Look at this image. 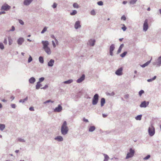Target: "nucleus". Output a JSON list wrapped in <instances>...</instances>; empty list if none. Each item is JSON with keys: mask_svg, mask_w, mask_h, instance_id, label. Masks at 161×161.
Here are the masks:
<instances>
[{"mask_svg": "<svg viewBox=\"0 0 161 161\" xmlns=\"http://www.w3.org/2000/svg\"><path fill=\"white\" fill-rule=\"evenodd\" d=\"M99 98V95L97 94H96L92 98V103L93 105H95L98 103Z\"/></svg>", "mask_w": 161, "mask_h": 161, "instance_id": "4", "label": "nucleus"}, {"mask_svg": "<svg viewBox=\"0 0 161 161\" xmlns=\"http://www.w3.org/2000/svg\"><path fill=\"white\" fill-rule=\"evenodd\" d=\"M97 3L99 5H103V3L101 1L98 2Z\"/></svg>", "mask_w": 161, "mask_h": 161, "instance_id": "47", "label": "nucleus"}, {"mask_svg": "<svg viewBox=\"0 0 161 161\" xmlns=\"http://www.w3.org/2000/svg\"><path fill=\"white\" fill-rule=\"evenodd\" d=\"M54 139L58 142H62L63 140V138L62 136H58L55 137Z\"/></svg>", "mask_w": 161, "mask_h": 161, "instance_id": "16", "label": "nucleus"}, {"mask_svg": "<svg viewBox=\"0 0 161 161\" xmlns=\"http://www.w3.org/2000/svg\"><path fill=\"white\" fill-rule=\"evenodd\" d=\"M149 104V102H146L144 101L141 103L140 106L141 108H146L148 105Z\"/></svg>", "mask_w": 161, "mask_h": 161, "instance_id": "8", "label": "nucleus"}, {"mask_svg": "<svg viewBox=\"0 0 161 161\" xmlns=\"http://www.w3.org/2000/svg\"><path fill=\"white\" fill-rule=\"evenodd\" d=\"M102 115H103V118H105V117H106L107 116V115L106 114H103Z\"/></svg>", "mask_w": 161, "mask_h": 161, "instance_id": "58", "label": "nucleus"}, {"mask_svg": "<svg viewBox=\"0 0 161 161\" xmlns=\"http://www.w3.org/2000/svg\"><path fill=\"white\" fill-rule=\"evenodd\" d=\"M52 44L53 47H55L56 46L59 45L58 41H52Z\"/></svg>", "mask_w": 161, "mask_h": 161, "instance_id": "21", "label": "nucleus"}, {"mask_svg": "<svg viewBox=\"0 0 161 161\" xmlns=\"http://www.w3.org/2000/svg\"><path fill=\"white\" fill-rule=\"evenodd\" d=\"M32 60V58L31 55H29V57L28 59V63H30Z\"/></svg>", "mask_w": 161, "mask_h": 161, "instance_id": "38", "label": "nucleus"}, {"mask_svg": "<svg viewBox=\"0 0 161 161\" xmlns=\"http://www.w3.org/2000/svg\"><path fill=\"white\" fill-rule=\"evenodd\" d=\"M42 43L43 45V49L45 51L48 55L51 54V51L48 45L49 43L48 41H42Z\"/></svg>", "mask_w": 161, "mask_h": 161, "instance_id": "1", "label": "nucleus"}, {"mask_svg": "<svg viewBox=\"0 0 161 161\" xmlns=\"http://www.w3.org/2000/svg\"><path fill=\"white\" fill-rule=\"evenodd\" d=\"M129 95L128 94H127L124 97L125 99H127L129 98Z\"/></svg>", "mask_w": 161, "mask_h": 161, "instance_id": "54", "label": "nucleus"}, {"mask_svg": "<svg viewBox=\"0 0 161 161\" xmlns=\"http://www.w3.org/2000/svg\"><path fill=\"white\" fill-rule=\"evenodd\" d=\"M68 128L67 126V123L66 121H64L62 125L61 131V133L64 135H66L68 132Z\"/></svg>", "mask_w": 161, "mask_h": 161, "instance_id": "2", "label": "nucleus"}, {"mask_svg": "<svg viewBox=\"0 0 161 161\" xmlns=\"http://www.w3.org/2000/svg\"><path fill=\"white\" fill-rule=\"evenodd\" d=\"M123 68L120 67L115 72V74L117 75H121L122 74Z\"/></svg>", "mask_w": 161, "mask_h": 161, "instance_id": "10", "label": "nucleus"}, {"mask_svg": "<svg viewBox=\"0 0 161 161\" xmlns=\"http://www.w3.org/2000/svg\"><path fill=\"white\" fill-rule=\"evenodd\" d=\"M36 81L35 78L33 77H31L29 80V82L31 84L34 83Z\"/></svg>", "mask_w": 161, "mask_h": 161, "instance_id": "18", "label": "nucleus"}, {"mask_svg": "<svg viewBox=\"0 0 161 161\" xmlns=\"http://www.w3.org/2000/svg\"><path fill=\"white\" fill-rule=\"evenodd\" d=\"M28 100V97H27L23 99H20L19 100V103H24L25 101Z\"/></svg>", "mask_w": 161, "mask_h": 161, "instance_id": "30", "label": "nucleus"}, {"mask_svg": "<svg viewBox=\"0 0 161 161\" xmlns=\"http://www.w3.org/2000/svg\"><path fill=\"white\" fill-rule=\"evenodd\" d=\"M83 121L86 122H88V120L87 119H86L85 118H84L83 119Z\"/></svg>", "mask_w": 161, "mask_h": 161, "instance_id": "55", "label": "nucleus"}, {"mask_svg": "<svg viewBox=\"0 0 161 161\" xmlns=\"http://www.w3.org/2000/svg\"><path fill=\"white\" fill-rule=\"evenodd\" d=\"M73 80H72V79H70V80H67V81H64V84H70L71 83H72V82H73Z\"/></svg>", "mask_w": 161, "mask_h": 161, "instance_id": "29", "label": "nucleus"}, {"mask_svg": "<svg viewBox=\"0 0 161 161\" xmlns=\"http://www.w3.org/2000/svg\"><path fill=\"white\" fill-rule=\"evenodd\" d=\"M122 25L123 26L122 27L121 29L123 30L124 31H125L127 29L126 27L124 24Z\"/></svg>", "mask_w": 161, "mask_h": 161, "instance_id": "39", "label": "nucleus"}, {"mask_svg": "<svg viewBox=\"0 0 161 161\" xmlns=\"http://www.w3.org/2000/svg\"><path fill=\"white\" fill-rule=\"evenodd\" d=\"M148 132L150 136H151L154 135L155 133V130L153 126H151L149 127Z\"/></svg>", "mask_w": 161, "mask_h": 161, "instance_id": "5", "label": "nucleus"}, {"mask_svg": "<svg viewBox=\"0 0 161 161\" xmlns=\"http://www.w3.org/2000/svg\"><path fill=\"white\" fill-rule=\"evenodd\" d=\"M142 115H139L135 117L136 120H140L142 119Z\"/></svg>", "mask_w": 161, "mask_h": 161, "instance_id": "28", "label": "nucleus"}, {"mask_svg": "<svg viewBox=\"0 0 161 161\" xmlns=\"http://www.w3.org/2000/svg\"><path fill=\"white\" fill-rule=\"evenodd\" d=\"M62 106L60 104H59L57 107L54 109L53 111L55 112H60L62 111Z\"/></svg>", "mask_w": 161, "mask_h": 161, "instance_id": "9", "label": "nucleus"}, {"mask_svg": "<svg viewBox=\"0 0 161 161\" xmlns=\"http://www.w3.org/2000/svg\"><path fill=\"white\" fill-rule=\"evenodd\" d=\"M85 75L84 74H83L80 78L77 80L76 81L78 83H80L84 80H85Z\"/></svg>", "mask_w": 161, "mask_h": 161, "instance_id": "13", "label": "nucleus"}, {"mask_svg": "<svg viewBox=\"0 0 161 161\" xmlns=\"http://www.w3.org/2000/svg\"><path fill=\"white\" fill-rule=\"evenodd\" d=\"M121 50H122V48H120L119 47L118 49V51H117V54H119V53H120L121 51Z\"/></svg>", "mask_w": 161, "mask_h": 161, "instance_id": "52", "label": "nucleus"}, {"mask_svg": "<svg viewBox=\"0 0 161 161\" xmlns=\"http://www.w3.org/2000/svg\"><path fill=\"white\" fill-rule=\"evenodd\" d=\"M106 94L107 95H109L110 96H114L115 95V93L114 92H113L111 93H107Z\"/></svg>", "mask_w": 161, "mask_h": 161, "instance_id": "33", "label": "nucleus"}, {"mask_svg": "<svg viewBox=\"0 0 161 161\" xmlns=\"http://www.w3.org/2000/svg\"><path fill=\"white\" fill-rule=\"evenodd\" d=\"M156 76H155L152 78L148 79L147 80V81L148 82H151V81H153V80H155L156 79Z\"/></svg>", "mask_w": 161, "mask_h": 161, "instance_id": "32", "label": "nucleus"}, {"mask_svg": "<svg viewBox=\"0 0 161 161\" xmlns=\"http://www.w3.org/2000/svg\"><path fill=\"white\" fill-rule=\"evenodd\" d=\"M91 14L93 15H95L96 13L94 10H93L91 11Z\"/></svg>", "mask_w": 161, "mask_h": 161, "instance_id": "46", "label": "nucleus"}, {"mask_svg": "<svg viewBox=\"0 0 161 161\" xmlns=\"http://www.w3.org/2000/svg\"><path fill=\"white\" fill-rule=\"evenodd\" d=\"M153 65H156L157 66L159 67L161 65V56L159 57L156 61L153 63Z\"/></svg>", "mask_w": 161, "mask_h": 161, "instance_id": "6", "label": "nucleus"}, {"mask_svg": "<svg viewBox=\"0 0 161 161\" xmlns=\"http://www.w3.org/2000/svg\"><path fill=\"white\" fill-rule=\"evenodd\" d=\"M18 141L21 142H25V141L24 139L21 138H18L17 139Z\"/></svg>", "mask_w": 161, "mask_h": 161, "instance_id": "31", "label": "nucleus"}, {"mask_svg": "<svg viewBox=\"0 0 161 161\" xmlns=\"http://www.w3.org/2000/svg\"><path fill=\"white\" fill-rule=\"evenodd\" d=\"M29 110L31 111H34V108L33 107H31L29 108Z\"/></svg>", "mask_w": 161, "mask_h": 161, "instance_id": "57", "label": "nucleus"}, {"mask_svg": "<svg viewBox=\"0 0 161 161\" xmlns=\"http://www.w3.org/2000/svg\"><path fill=\"white\" fill-rule=\"evenodd\" d=\"M39 62L43 64L44 63V59L43 57L42 56H40L39 58Z\"/></svg>", "mask_w": 161, "mask_h": 161, "instance_id": "27", "label": "nucleus"}, {"mask_svg": "<svg viewBox=\"0 0 161 161\" xmlns=\"http://www.w3.org/2000/svg\"><path fill=\"white\" fill-rule=\"evenodd\" d=\"M135 151L132 148H130L129 149V152H128L126 155L125 158L126 159H128L132 157L134 154Z\"/></svg>", "mask_w": 161, "mask_h": 161, "instance_id": "3", "label": "nucleus"}, {"mask_svg": "<svg viewBox=\"0 0 161 161\" xmlns=\"http://www.w3.org/2000/svg\"><path fill=\"white\" fill-rule=\"evenodd\" d=\"M47 30V27H45L43 29V30H42V31L41 32L42 33H43L44 32H45Z\"/></svg>", "mask_w": 161, "mask_h": 161, "instance_id": "45", "label": "nucleus"}, {"mask_svg": "<svg viewBox=\"0 0 161 161\" xmlns=\"http://www.w3.org/2000/svg\"><path fill=\"white\" fill-rule=\"evenodd\" d=\"M50 102L53 103L54 102L53 101H52L51 100L49 99L44 102H43V103L44 104H45L47 103H48Z\"/></svg>", "mask_w": 161, "mask_h": 161, "instance_id": "36", "label": "nucleus"}, {"mask_svg": "<svg viewBox=\"0 0 161 161\" xmlns=\"http://www.w3.org/2000/svg\"><path fill=\"white\" fill-rule=\"evenodd\" d=\"M115 48V46L114 44H112L110 47V49H109V53L110 55L111 56H113V52L114 50V49Z\"/></svg>", "mask_w": 161, "mask_h": 161, "instance_id": "11", "label": "nucleus"}, {"mask_svg": "<svg viewBox=\"0 0 161 161\" xmlns=\"http://www.w3.org/2000/svg\"><path fill=\"white\" fill-rule=\"evenodd\" d=\"M57 6V4L56 3H54L53 5V7L55 8Z\"/></svg>", "mask_w": 161, "mask_h": 161, "instance_id": "53", "label": "nucleus"}, {"mask_svg": "<svg viewBox=\"0 0 161 161\" xmlns=\"http://www.w3.org/2000/svg\"><path fill=\"white\" fill-rule=\"evenodd\" d=\"M148 20L147 19H145L144 21L143 26V30L144 31H146L148 28Z\"/></svg>", "mask_w": 161, "mask_h": 161, "instance_id": "7", "label": "nucleus"}, {"mask_svg": "<svg viewBox=\"0 0 161 161\" xmlns=\"http://www.w3.org/2000/svg\"><path fill=\"white\" fill-rule=\"evenodd\" d=\"M151 60L152 58L150 60L148 61L144 64L142 65H141V66L142 68H144L145 67L147 66L150 63Z\"/></svg>", "mask_w": 161, "mask_h": 161, "instance_id": "17", "label": "nucleus"}, {"mask_svg": "<svg viewBox=\"0 0 161 161\" xmlns=\"http://www.w3.org/2000/svg\"><path fill=\"white\" fill-rule=\"evenodd\" d=\"M80 24V22L79 21H77L75 22V27L76 29H77L79 28L80 27L81 25Z\"/></svg>", "mask_w": 161, "mask_h": 161, "instance_id": "15", "label": "nucleus"}, {"mask_svg": "<svg viewBox=\"0 0 161 161\" xmlns=\"http://www.w3.org/2000/svg\"><path fill=\"white\" fill-rule=\"evenodd\" d=\"M126 18L125 15H123L122 16L121 18V19L122 20H126Z\"/></svg>", "mask_w": 161, "mask_h": 161, "instance_id": "51", "label": "nucleus"}, {"mask_svg": "<svg viewBox=\"0 0 161 161\" xmlns=\"http://www.w3.org/2000/svg\"><path fill=\"white\" fill-rule=\"evenodd\" d=\"M10 8V6L7 4H4L1 8V10H8Z\"/></svg>", "mask_w": 161, "mask_h": 161, "instance_id": "12", "label": "nucleus"}, {"mask_svg": "<svg viewBox=\"0 0 161 161\" xmlns=\"http://www.w3.org/2000/svg\"><path fill=\"white\" fill-rule=\"evenodd\" d=\"M41 86L42 85L40 84V83L37 82L36 86V89H39Z\"/></svg>", "mask_w": 161, "mask_h": 161, "instance_id": "26", "label": "nucleus"}, {"mask_svg": "<svg viewBox=\"0 0 161 161\" xmlns=\"http://www.w3.org/2000/svg\"><path fill=\"white\" fill-rule=\"evenodd\" d=\"M15 30L14 27V26H12V31H14Z\"/></svg>", "mask_w": 161, "mask_h": 161, "instance_id": "61", "label": "nucleus"}, {"mask_svg": "<svg viewBox=\"0 0 161 161\" xmlns=\"http://www.w3.org/2000/svg\"><path fill=\"white\" fill-rule=\"evenodd\" d=\"M144 92L143 90H141L139 92V95L141 96L142 94H143Z\"/></svg>", "mask_w": 161, "mask_h": 161, "instance_id": "41", "label": "nucleus"}, {"mask_svg": "<svg viewBox=\"0 0 161 161\" xmlns=\"http://www.w3.org/2000/svg\"><path fill=\"white\" fill-rule=\"evenodd\" d=\"M5 125L3 124H0V130L3 131L5 128Z\"/></svg>", "mask_w": 161, "mask_h": 161, "instance_id": "23", "label": "nucleus"}, {"mask_svg": "<svg viewBox=\"0 0 161 161\" xmlns=\"http://www.w3.org/2000/svg\"><path fill=\"white\" fill-rule=\"evenodd\" d=\"M95 130V127L94 126H91L89 129V132H92Z\"/></svg>", "mask_w": 161, "mask_h": 161, "instance_id": "24", "label": "nucleus"}, {"mask_svg": "<svg viewBox=\"0 0 161 161\" xmlns=\"http://www.w3.org/2000/svg\"><path fill=\"white\" fill-rule=\"evenodd\" d=\"M137 0H131L130 2V3L131 4H134L136 3Z\"/></svg>", "mask_w": 161, "mask_h": 161, "instance_id": "44", "label": "nucleus"}, {"mask_svg": "<svg viewBox=\"0 0 161 161\" xmlns=\"http://www.w3.org/2000/svg\"><path fill=\"white\" fill-rule=\"evenodd\" d=\"M11 98L12 99V101L14 99V97L12 96L11 97Z\"/></svg>", "mask_w": 161, "mask_h": 161, "instance_id": "60", "label": "nucleus"}, {"mask_svg": "<svg viewBox=\"0 0 161 161\" xmlns=\"http://www.w3.org/2000/svg\"><path fill=\"white\" fill-rule=\"evenodd\" d=\"M5 12L4 11H2V12H0V15L2 14H5Z\"/></svg>", "mask_w": 161, "mask_h": 161, "instance_id": "62", "label": "nucleus"}, {"mask_svg": "<svg viewBox=\"0 0 161 161\" xmlns=\"http://www.w3.org/2000/svg\"><path fill=\"white\" fill-rule=\"evenodd\" d=\"M105 103V100L104 98H102L101 99V106L102 107L103 106Z\"/></svg>", "mask_w": 161, "mask_h": 161, "instance_id": "22", "label": "nucleus"}, {"mask_svg": "<svg viewBox=\"0 0 161 161\" xmlns=\"http://www.w3.org/2000/svg\"><path fill=\"white\" fill-rule=\"evenodd\" d=\"M24 41H17V43L18 44L20 45H21Z\"/></svg>", "mask_w": 161, "mask_h": 161, "instance_id": "49", "label": "nucleus"}, {"mask_svg": "<svg viewBox=\"0 0 161 161\" xmlns=\"http://www.w3.org/2000/svg\"><path fill=\"white\" fill-rule=\"evenodd\" d=\"M11 107L14 108H16V105L15 104H12L11 105Z\"/></svg>", "mask_w": 161, "mask_h": 161, "instance_id": "48", "label": "nucleus"}, {"mask_svg": "<svg viewBox=\"0 0 161 161\" xmlns=\"http://www.w3.org/2000/svg\"><path fill=\"white\" fill-rule=\"evenodd\" d=\"M4 48V47L3 44L2 43H0V48L1 50H3Z\"/></svg>", "mask_w": 161, "mask_h": 161, "instance_id": "37", "label": "nucleus"}, {"mask_svg": "<svg viewBox=\"0 0 161 161\" xmlns=\"http://www.w3.org/2000/svg\"><path fill=\"white\" fill-rule=\"evenodd\" d=\"M103 155L104 157V159L103 161H108L109 159L108 156L107 154H103Z\"/></svg>", "mask_w": 161, "mask_h": 161, "instance_id": "25", "label": "nucleus"}, {"mask_svg": "<svg viewBox=\"0 0 161 161\" xmlns=\"http://www.w3.org/2000/svg\"><path fill=\"white\" fill-rule=\"evenodd\" d=\"M127 53V52L126 51H125V52H124L121 54L120 56L121 57L123 58V57H125V56L126 55Z\"/></svg>", "mask_w": 161, "mask_h": 161, "instance_id": "35", "label": "nucleus"}, {"mask_svg": "<svg viewBox=\"0 0 161 161\" xmlns=\"http://www.w3.org/2000/svg\"><path fill=\"white\" fill-rule=\"evenodd\" d=\"M73 6L74 8H78L79 7V5L76 3H74L73 4Z\"/></svg>", "mask_w": 161, "mask_h": 161, "instance_id": "34", "label": "nucleus"}, {"mask_svg": "<svg viewBox=\"0 0 161 161\" xmlns=\"http://www.w3.org/2000/svg\"><path fill=\"white\" fill-rule=\"evenodd\" d=\"M123 46H124V45H123V44H121V45H120V47H119L120 48H122V47H123Z\"/></svg>", "mask_w": 161, "mask_h": 161, "instance_id": "63", "label": "nucleus"}, {"mask_svg": "<svg viewBox=\"0 0 161 161\" xmlns=\"http://www.w3.org/2000/svg\"><path fill=\"white\" fill-rule=\"evenodd\" d=\"M19 22L22 25L24 24V22H23V21L22 20H19Z\"/></svg>", "mask_w": 161, "mask_h": 161, "instance_id": "56", "label": "nucleus"}, {"mask_svg": "<svg viewBox=\"0 0 161 161\" xmlns=\"http://www.w3.org/2000/svg\"><path fill=\"white\" fill-rule=\"evenodd\" d=\"M18 40H20V41H21V40H24V39L23 38H19Z\"/></svg>", "mask_w": 161, "mask_h": 161, "instance_id": "64", "label": "nucleus"}, {"mask_svg": "<svg viewBox=\"0 0 161 161\" xmlns=\"http://www.w3.org/2000/svg\"><path fill=\"white\" fill-rule=\"evenodd\" d=\"M44 80V78L43 77H41L39 79V81L38 82H39V83H40L41 82H42Z\"/></svg>", "mask_w": 161, "mask_h": 161, "instance_id": "43", "label": "nucleus"}, {"mask_svg": "<svg viewBox=\"0 0 161 161\" xmlns=\"http://www.w3.org/2000/svg\"><path fill=\"white\" fill-rule=\"evenodd\" d=\"M150 157V155H147L146 157H144L143 158V159L144 160H146L148 159Z\"/></svg>", "mask_w": 161, "mask_h": 161, "instance_id": "40", "label": "nucleus"}, {"mask_svg": "<svg viewBox=\"0 0 161 161\" xmlns=\"http://www.w3.org/2000/svg\"><path fill=\"white\" fill-rule=\"evenodd\" d=\"M76 13L77 11L75 10H74L73 11V12L72 13H70V15H74Z\"/></svg>", "mask_w": 161, "mask_h": 161, "instance_id": "42", "label": "nucleus"}, {"mask_svg": "<svg viewBox=\"0 0 161 161\" xmlns=\"http://www.w3.org/2000/svg\"><path fill=\"white\" fill-rule=\"evenodd\" d=\"M13 41H8L9 45H11L13 43Z\"/></svg>", "mask_w": 161, "mask_h": 161, "instance_id": "59", "label": "nucleus"}, {"mask_svg": "<svg viewBox=\"0 0 161 161\" xmlns=\"http://www.w3.org/2000/svg\"><path fill=\"white\" fill-rule=\"evenodd\" d=\"M33 0H25L24 4L26 5H29L32 1Z\"/></svg>", "mask_w": 161, "mask_h": 161, "instance_id": "19", "label": "nucleus"}, {"mask_svg": "<svg viewBox=\"0 0 161 161\" xmlns=\"http://www.w3.org/2000/svg\"><path fill=\"white\" fill-rule=\"evenodd\" d=\"M96 41H88L87 43V45L91 46H93L95 44Z\"/></svg>", "mask_w": 161, "mask_h": 161, "instance_id": "20", "label": "nucleus"}, {"mask_svg": "<svg viewBox=\"0 0 161 161\" xmlns=\"http://www.w3.org/2000/svg\"><path fill=\"white\" fill-rule=\"evenodd\" d=\"M48 86L47 85H46L44 87L41 88V89H45L48 88Z\"/></svg>", "mask_w": 161, "mask_h": 161, "instance_id": "50", "label": "nucleus"}, {"mask_svg": "<svg viewBox=\"0 0 161 161\" xmlns=\"http://www.w3.org/2000/svg\"><path fill=\"white\" fill-rule=\"evenodd\" d=\"M54 63V60L53 59H51L47 63L48 66L52 67L53 66Z\"/></svg>", "mask_w": 161, "mask_h": 161, "instance_id": "14", "label": "nucleus"}]
</instances>
